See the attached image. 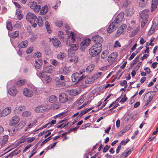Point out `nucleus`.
<instances>
[{"mask_svg": "<svg viewBox=\"0 0 158 158\" xmlns=\"http://www.w3.org/2000/svg\"><path fill=\"white\" fill-rule=\"evenodd\" d=\"M102 50L101 44H95L89 49V53L92 56L94 57L98 55Z\"/></svg>", "mask_w": 158, "mask_h": 158, "instance_id": "nucleus-1", "label": "nucleus"}, {"mask_svg": "<svg viewBox=\"0 0 158 158\" xmlns=\"http://www.w3.org/2000/svg\"><path fill=\"white\" fill-rule=\"evenodd\" d=\"M79 73H75L72 74L71 76V79L73 82L76 83L79 86H81L83 83V79L85 78L84 75H82L79 77Z\"/></svg>", "mask_w": 158, "mask_h": 158, "instance_id": "nucleus-2", "label": "nucleus"}, {"mask_svg": "<svg viewBox=\"0 0 158 158\" xmlns=\"http://www.w3.org/2000/svg\"><path fill=\"white\" fill-rule=\"evenodd\" d=\"M37 18L36 15L31 12L27 13L26 16L27 20L31 23L33 27H36L37 25L36 23H35V19Z\"/></svg>", "mask_w": 158, "mask_h": 158, "instance_id": "nucleus-3", "label": "nucleus"}, {"mask_svg": "<svg viewBox=\"0 0 158 158\" xmlns=\"http://www.w3.org/2000/svg\"><path fill=\"white\" fill-rule=\"evenodd\" d=\"M148 10L147 9L143 10L140 13V17L143 19L141 24L142 27H144L148 21Z\"/></svg>", "mask_w": 158, "mask_h": 158, "instance_id": "nucleus-4", "label": "nucleus"}, {"mask_svg": "<svg viewBox=\"0 0 158 158\" xmlns=\"http://www.w3.org/2000/svg\"><path fill=\"white\" fill-rule=\"evenodd\" d=\"M118 56L117 52H114L110 54L108 57L107 60L110 64H112L116 61V58Z\"/></svg>", "mask_w": 158, "mask_h": 158, "instance_id": "nucleus-5", "label": "nucleus"}, {"mask_svg": "<svg viewBox=\"0 0 158 158\" xmlns=\"http://www.w3.org/2000/svg\"><path fill=\"white\" fill-rule=\"evenodd\" d=\"M36 74L39 77L42 78L47 83L51 81V78L49 76L44 73V72H37Z\"/></svg>", "mask_w": 158, "mask_h": 158, "instance_id": "nucleus-6", "label": "nucleus"}, {"mask_svg": "<svg viewBox=\"0 0 158 158\" xmlns=\"http://www.w3.org/2000/svg\"><path fill=\"white\" fill-rule=\"evenodd\" d=\"M91 42L89 39H86L80 44V48L82 50H85L89 45Z\"/></svg>", "mask_w": 158, "mask_h": 158, "instance_id": "nucleus-7", "label": "nucleus"}, {"mask_svg": "<svg viewBox=\"0 0 158 158\" xmlns=\"http://www.w3.org/2000/svg\"><path fill=\"white\" fill-rule=\"evenodd\" d=\"M66 32L68 35V38L69 41L71 43H74L75 41V38H76V35L75 33L73 32H71L69 33V31H66Z\"/></svg>", "mask_w": 158, "mask_h": 158, "instance_id": "nucleus-8", "label": "nucleus"}, {"mask_svg": "<svg viewBox=\"0 0 158 158\" xmlns=\"http://www.w3.org/2000/svg\"><path fill=\"white\" fill-rule=\"evenodd\" d=\"M59 99L60 102L62 103H64L68 100V95L64 93H61L59 95Z\"/></svg>", "mask_w": 158, "mask_h": 158, "instance_id": "nucleus-9", "label": "nucleus"}, {"mask_svg": "<svg viewBox=\"0 0 158 158\" xmlns=\"http://www.w3.org/2000/svg\"><path fill=\"white\" fill-rule=\"evenodd\" d=\"M23 92V95L27 97H31L33 95V91L27 88H24Z\"/></svg>", "mask_w": 158, "mask_h": 158, "instance_id": "nucleus-10", "label": "nucleus"}, {"mask_svg": "<svg viewBox=\"0 0 158 158\" xmlns=\"http://www.w3.org/2000/svg\"><path fill=\"white\" fill-rule=\"evenodd\" d=\"M92 41L94 42L95 44H101L103 41V39L101 36L98 35H96L93 36L92 39Z\"/></svg>", "mask_w": 158, "mask_h": 158, "instance_id": "nucleus-11", "label": "nucleus"}, {"mask_svg": "<svg viewBox=\"0 0 158 158\" xmlns=\"http://www.w3.org/2000/svg\"><path fill=\"white\" fill-rule=\"evenodd\" d=\"M116 24L114 22L111 23L108 28L107 30L108 32L110 33L115 30L117 28Z\"/></svg>", "mask_w": 158, "mask_h": 158, "instance_id": "nucleus-12", "label": "nucleus"}, {"mask_svg": "<svg viewBox=\"0 0 158 158\" xmlns=\"http://www.w3.org/2000/svg\"><path fill=\"white\" fill-rule=\"evenodd\" d=\"M8 92L11 96L15 97L17 94L18 91L15 87L13 86L9 89Z\"/></svg>", "mask_w": 158, "mask_h": 158, "instance_id": "nucleus-13", "label": "nucleus"}, {"mask_svg": "<svg viewBox=\"0 0 158 158\" xmlns=\"http://www.w3.org/2000/svg\"><path fill=\"white\" fill-rule=\"evenodd\" d=\"M127 25L125 24L122 25L118 29L115 35L116 36H118L122 34L127 28Z\"/></svg>", "mask_w": 158, "mask_h": 158, "instance_id": "nucleus-14", "label": "nucleus"}, {"mask_svg": "<svg viewBox=\"0 0 158 158\" xmlns=\"http://www.w3.org/2000/svg\"><path fill=\"white\" fill-rule=\"evenodd\" d=\"M19 120L20 118L19 116L16 115L14 116L10 120L9 124L12 126L13 124H17L19 121Z\"/></svg>", "mask_w": 158, "mask_h": 158, "instance_id": "nucleus-15", "label": "nucleus"}, {"mask_svg": "<svg viewBox=\"0 0 158 158\" xmlns=\"http://www.w3.org/2000/svg\"><path fill=\"white\" fill-rule=\"evenodd\" d=\"M124 13L123 12L120 13L117 16L114 22L116 24L119 23L122 21Z\"/></svg>", "mask_w": 158, "mask_h": 158, "instance_id": "nucleus-16", "label": "nucleus"}, {"mask_svg": "<svg viewBox=\"0 0 158 158\" xmlns=\"http://www.w3.org/2000/svg\"><path fill=\"white\" fill-rule=\"evenodd\" d=\"M8 136L6 135L2 138H0V144L2 146H4L7 143L8 140Z\"/></svg>", "mask_w": 158, "mask_h": 158, "instance_id": "nucleus-17", "label": "nucleus"}, {"mask_svg": "<svg viewBox=\"0 0 158 158\" xmlns=\"http://www.w3.org/2000/svg\"><path fill=\"white\" fill-rule=\"evenodd\" d=\"M11 108L10 107H8L4 109L2 111L3 116H5L9 114L11 111Z\"/></svg>", "mask_w": 158, "mask_h": 158, "instance_id": "nucleus-18", "label": "nucleus"}, {"mask_svg": "<svg viewBox=\"0 0 158 158\" xmlns=\"http://www.w3.org/2000/svg\"><path fill=\"white\" fill-rule=\"evenodd\" d=\"M42 64L43 62L42 60L38 59L35 60L34 66L36 68L38 69H40Z\"/></svg>", "mask_w": 158, "mask_h": 158, "instance_id": "nucleus-19", "label": "nucleus"}, {"mask_svg": "<svg viewBox=\"0 0 158 158\" xmlns=\"http://www.w3.org/2000/svg\"><path fill=\"white\" fill-rule=\"evenodd\" d=\"M158 3V0H152L151 6V11L152 12L156 10Z\"/></svg>", "mask_w": 158, "mask_h": 158, "instance_id": "nucleus-20", "label": "nucleus"}, {"mask_svg": "<svg viewBox=\"0 0 158 158\" xmlns=\"http://www.w3.org/2000/svg\"><path fill=\"white\" fill-rule=\"evenodd\" d=\"M52 43L53 45L56 47H60L61 46V44L60 41L57 38H54L52 39Z\"/></svg>", "mask_w": 158, "mask_h": 158, "instance_id": "nucleus-21", "label": "nucleus"}, {"mask_svg": "<svg viewBox=\"0 0 158 158\" xmlns=\"http://www.w3.org/2000/svg\"><path fill=\"white\" fill-rule=\"evenodd\" d=\"M69 46L71 48L68 49V52H71L72 50L76 51L79 48L78 45L76 44H70L69 45Z\"/></svg>", "mask_w": 158, "mask_h": 158, "instance_id": "nucleus-22", "label": "nucleus"}, {"mask_svg": "<svg viewBox=\"0 0 158 158\" xmlns=\"http://www.w3.org/2000/svg\"><path fill=\"white\" fill-rule=\"evenodd\" d=\"M52 66L51 65L49 66H44L43 67V69L44 73H51L53 71V69L51 68Z\"/></svg>", "mask_w": 158, "mask_h": 158, "instance_id": "nucleus-23", "label": "nucleus"}, {"mask_svg": "<svg viewBox=\"0 0 158 158\" xmlns=\"http://www.w3.org/2000/svg\"><path fill=\"white\" fill-rule=\"evenodd\" d=\"M25 107L23 106H17L15 109V111L17 113H19L21 112L23 110H25Z\"/></svg>", "mask_w": 158, "mask_h": 158, "instance_id": "nucleus-24", "label": "nucleus"}, {"mask_svg": "<svg viewBox=\"0 0 158 158\" xmlns=\"http://www.w3.org/2000/svg\"><path fill=\"white\" fill-rule=\"evenodd\" d=\"M28 45V42L27 40L22 41L19 44L18 47L19 48H26Z\"/></svg>", "mask_w": 158, "mask_h": 158, "instance_id": "nucleus-25", "label": "nucleus"}, {"mask_svg": "<svg viewBox=\"0 0 158 158\" xmlns=\"http://www.w3.org/2000/svg\"><path fill=\"white\" fill-rule=\"evenodd\" d=\"M78 60V57L76 56H73L70 58L68 60L69 62L72 64H75L76 63Z\"/></svg>", "mask_w": 158, "mask_h": 158, "instance_id": "nucleus-26", "label": "nucleus"}, {"mask_svg": "<svg viewBox=\"0 0 158 158\" xmlns=\"http://www.w3.org/2000/svg\"><path fill=\"white\" fill-rule=\"evenodd\" d=\"M19 34L18 31H15V32L9 33V36L12 38H15L19 36Z\"/></svg>", "mask_w": 158, "mask_h": 158, "instance_id": "nucleus-27", "label": "nucleus"}, {"mask_svg": "<svg viewBox=\"0 0 158 158\" xmlns=\"http://www.w3.org/2000/svg\"><path fill=\"white\" fill-rule=\"evenodd\" d=\"M36 22L38 26L40 27L42 26L44 24L42 18L41 16H39L38 17Z\"/></svg>", "mask_w": 158, "mask_h": 158, "instance_id": "nucleus-28", "label": "nucleus"}, {"mask_svg": "<svg viewBox=\"0 0 158 158\" xmlns=\"http://www.w3.org/2000/svg\"><path fill=\"white\" fill-rule=\"evenodd\" d=\"M94 108L93 107H92L89 109L86 108L85 110H82L81 112L79 114V116L80 117H81L83 115L87 113L89 111H90L91 110Z\"/></svg>", "mask_w": 158, "mask_h": 158, "instance_id": "nucleus-29", "label": "nucleus"}, {"mask_svg": "<svg viewBox=\"0 0 158 158\" xmlns=\"http://www.w3.org/2000/svg\"><path fill=\"white\" fill-rule=\"evenodd\" d=\"M19 129L17 126L13 127L10 130V134L11 133L12 135L16 133L18 129Z\"/></svg>", "mask_w": 158, "mask_h": 158, "instance_id": "nucleus-30", "label": "nucleus"}, {"mask_svg": "<svg viewBox=\"0 0 158 158\" xmlns=\"http://www.w3.org/2000/svg\"><path fill=\"white\" fill-rule=\"evenodd\" d=\"M94 65L93 64H91L89 65L87 67L86 71L87 72L90 73L94 69Z\"/></svg>", "mask_w": 158, "mask_h": 158, "instance_id": "nucleus-31", "label": "nucleus"}, {"mask_svg": "<svg viewBox=\"0 0 158 158\" xmlns=\"http://www.w3.org/2000/svg\"><path fill=\"white\" fill-rule=\"evenodd\" d=\"M132 152L131 149H130L128 151L125 150L121 155V156L123 157H127L129 154H130Z\"/></svg>", "mask_w": 158, "mask_h": 158, "instance_id": "nucleus-32", "label": "nucleus"}, {"mask_svg": "<svg viewBox=\"0 0 158 158\" xmlns=\"http://www.w3.org/2000/svg\"><path fill=\"white\" fill-rule=\"evenodd\" d=\"M48 10V7L47 6L43 7L41 11H40V14L42 15L45 14Z\"/></svg>", "mask_w": 158, "mask_h": 158, "instance_id": "nucleus-33", "label": "nucleus"}, {"mask_svg": "<svg viewBox=\"0 0 158 158\" xmlns=\"http://www.w3.org/2000/svg\"><path fill=\"white\" fill-rule=\"evenodd\" d=\"M21 11L18 9L17 10L16 12V14L17 15V17L18 19H22L23 17V15L21 14Z\"/></svg>", "mask_w": 158, "mask_h": 158, "instance_id": "nucleus-34", "label": "nucleus"}, {"mask_svg": "<svg viewBox=\"0 0 158 158\" xmlns=\"http://www.w3.org/2000/svg\"><path fill=\"white\" fill-rule=\"evenodd\" d=\"M66 56V55L65 53L62 52H60L57 55V57L59 59L62 60L64 59Z\"/></svg>", "mask_w": 158, "mask_h": 158, "instance_id": "nucleus-35", "label": "nucleus"}, {"mask_svg": "<svg viewBox=\"0 0 158 158\" xmlns=\"http://www.w3.org/2000/svg\"><path fill=\"white\" fill-rule=\"evenodd\" d=\"M94 81L93 78L89 77H86L84 81L85 84H91Z\"/></svg>", "mask_w": 158, "mask_h": 158, "instance_id": "nucleus-36", "label": "nucleus"}, {"mask_svg": "<svg viewBox=\"0 0 158 158\" xmlns=\"http://www.w3.org/2000/svg\"><path fill=\"white\" fill-rule=\"evenodd\" d=\"M109 52V51L108 50H106L104 51L102 54L101 57L102 59H104L107 56Z\"/></svg>", "mask_w": 158, "mask_h": 158, "instance_id": "nucleus-37", "label": "nucleus"}, {"mask_svg": "<svg viewBox=\"0 0 158 158\" xmlns=\"http://www.w3.org/2000/svg\"><path fill=\"white\" fill-rule=\"evenodd\" d=\"M57 99V97L55 96L52 95L49 97V101L50 102L52 103L56 102Z\"/></svg>", "mask_w": 158, "mask_h": 158, "instance_id": "nucleus-38", "label": "nucleus"}, {"mask_svg": "<svg viewBox=\"0 0 158 158\" xmlns=\"http://www.w3.org/2000/svg\"><path fill=\"white\" fill-rule=\"evenodd\" d=\"M156 92L155 91L149 92V102L152 100L153 97L155 95Z\"/></svg>", "mask_w": 158, "mask_h": 158, "instance_id": "nucleus-39", "label": "nucleus"}, {"mask_svg": "<svg viewBox=\"0 0 158 158\" xmlns=\"http://www.w3.org/2000/svg\"><path fill=\"white\" fill-rule=\"evenodd\" d=\"M45 25L48 32V33H50L52 32V30L50 28V25L49 22L48 21H46L45 23Z\"/></svg>", "mask_w": 158, "mask_h": 158, "instance_id": "nucleus-40", "label": "nucleus"}, {"mask_svg": "<svg viewBox=\"0 0 158 158\" xmlns=\"http://www.w3.org/2000/svg\"><path fill=\"white\" fill-rule=\"evenodd\" d=\"M26 123L25 121H22L20 122V123L17 125L19 129L23 128L26 125Z\"/></svg>", "mask_w": 158, "mask_h": 158, "instance_id": "nucleus-41", "label": "nucleus"}, {"mask_svg": "<svg viewBox=\"0 0 158 158\" xmlns=\"http://www.w3.org/2000/svg\"><path fill=\"white\" fill-rule=\"evenodd\" d=\"M37 113L43 112L44 110V109L43 107L41 106H37L36 107L34 110Z\"/></svg>", "mask_w": 158, "mask_h": 158, "instance_id": "nucleus-42", "label": "nucleus"}, {"mask_svg": "<svg viewBox=\"0 0 158 158\" xmlns=\"http://www.w3.org/2000/svg\"><path fill=\"white\" fill-rule=\"evenodd\" d=\"M26 82V81L25 80L22 79L16 81V84L18 86H20L24 84Z\"/></svg>", "mask_w": 158, "mask_h": 158, "instance_id": "nucleus-43", "label": "nucleus"}, {"mask_svg": "<svg viewBox=\"0 0 158 158\" xmlns=\"http://www.w3.org/2000/svg\"><path fill=\"white\" fill-rule=\"evenodd\" d=\"M71 72V71L70 70L69 67H64L63 69V72L64 74L67 75L70 73Z\"/></svg>", "mask_w": 158, "mask_h": 158, "instance_id": "nucleus-44", "label": "nucleus"}, {"mask_svg": "<svg viewBox=\"0 0 158 158\" xmlns=\"http://www.w3.org/2000/svg\"><path fill=\"white\" fill-rule=\"evenodd\" d=\"M63 35V32L62 31H59L58 33V36L61 40L64 41L65 39Z\"/></svg>", "mask_w": 158, "mask_h": 158, "instance_id": "nucleus-45", "label": "nucleus"}, {"mask_svg": "<svg viewBox=\"0 0 158 158\" xmlns=\"http://www.w3.org/2000/svg\"><path fill=\"white\" fill-rule=\"evenodd\" d=\"M64 77L63 75H60V80L61 81L64 80L61 83H60V86H64L65 85V81L64 80Z\"/></svg>", "mask_w": 158, "mask_h": 158, "instance_id": "nucleus-46", "label": "nucleus"}, {"mask_svg": "<svg viewBox=\"0 0 158 158\" xmlns=\"http://www.w3.org/2000/svg\"><path fill=\"white\" fill-rule=\"evenodd\" d=\"M148 0H140L139 5L141 7H144L147 4Z\"/></svg>", "mask_w": 158, "mask_h": 158, "instance_id": "nucleus-47", "label": "nucleus"}, {"mask_svg": "<svg viewBox=\"0 0 158 158\" xmlns=\"http://www.w3.org/2000/svg\"><path fill=\"white\" fill-rule=\"evenodd\" d=\"M6 28L9 30H12L13 27L12 25L11 22L8 21L6 23Z\"/></svg>", "mask_w": 158, "mask_h": 158, "instance_id": "nucleus-48", "label": "nucleus"}, {"mask_svg": "<svg viewBox=\"0 0 158 158\" xmlns=\"http://www.w3.org/2000/svg\"><path fill=\"white\" fill-rule=\"evenodd\" d=\"M60 106V104L59 103L56 102L53 104L52 108L53 109H59Z\"/></svg>", "mask_w": 158, "mask_h": 158, "instance_id": "nucleus-49", "label": "nucleus"}, {"mask_svg": "<svg viewBox=\"0 0 158 158\" xmlns=\"http://www.w3.org/2000/svg\"><path fill=\"white\" fill-rule=\"evenodd\" d=\"M31 113L29 111H25L22 113V115L24 117H28L31 115Z\"/></svg>", "mask_w": 158, "mask_h": 158, "instance_id": "nucleus-50", "label": "nucleus"}, {"mask_svg": "<svg viewBox=\"0 0 158 158\" xmlns=\"http://www.w3.org/2000/svg\"><path fill=\"white\" fill-rule=\"evenodd\" d=\"M52 64L54 66H57L59 65V62L55 59H53L51 60Z\"/></svg>", "mask_w": 158, "mask_h": 158, "instance_id": "nucleus-51", "label": "nucleus"}, {"mask_svg": "<svg viewBox=\"0 0 158 158\" xmlns=\"http://www.w3.org/2000/svg\"><path fill=\"white\" fill-rule=\"evenodd\" d=\"M120 85L122 86H124L125 88L127 87V82L125 80H124L122 82L120 83Z\"/></svg>", "mask_w": 158, "mask_h": 158, "instance_id": "nucleus-52", "label": "nucleus"}, {"mask_svg": "<svg viewBox=\"0 0 158 158\" xmlns=\"http://www.w3.org/2000/svg\"><path fill=\"white\" fill-rule=\"evenodd\" d=\"M35 139V137H28L26 139V141L29 143H31L33 142Z\"/></svg>", "mask_w": 158, "mask_h": 158, "instance_id": "nucleus-53", "label": "nucleus"}, {"mask_svg": "<svg viewBox=\"0 0 158 158\" xmlns=\"http://www.w3.org/2000/svg\"><path fill=\"white\" fill-rule=\"evenodd\" d=\"M121 46V45L119 42L118 40H116L114 45V47L116 48L117 47H120Z\"/></svg>", "mask_w": 158, "mask_h": 158, "instance_id": "nucleus-54", "label": "nucleus"}, {"mask_svg": "<svg viewBox=\"0 0 158 158\" xmlns=\"http://www.w3.org/2000/svg\"><path fill=\"white\" fill-rule=\"evenodd\" d=\"M37 4V3L36 2H32L30 4V8L32 9H34L35 8Z\"/></svg>", "mask_w": 158, "mask_h": 158, "instance_id": "nucleus-55", "label": "nucleus"}, {"mask_svg": "<svg viewBox=\"0 0 158 158\" xmlns=\"http://www.w3.org/2000/svg\"><path fill=\"white\" fill-rule=\"evenodd\" d=\"M53 135L49 137L47 139H45L41 143V145H42L44 144L46 142H47L51 138V137Z\"/></svg>", "mask_w": 158, "mask_h": 158, "instance_id": "nucleus-56", "label": "nucleus"}, {"mask_svg": "<svg viewBox=\"0 0 158 158\" xmlns=\"http://www.w3.org/2000/svg\"><path fill=\"white\" fill-rule=\"evenodd\" d=\"M41 8V6L39 5H37V4L34 9L35 11L38 12L39 11Z\"/></svg>", "mask_w": 158, "mask_h": 158, "instance_id": "nucleus-57", "label": "nucleus"}, {"mask_svg": "<svg viewBox=\"0 0 158 158\" xmlns=\"http://www.w3.org/2000/svg\"><path fill=\"white\" fill-rule=\"evenodd\" d=\"M109 148H110V146H109L107 145H106L104 147L103 149V152H106L108 150V149H109Z\"/></svg>", "mask_w": 158, "mask_h": 158, "instance_id": "nucleus-58", "label": "nucleus"}, {"mask_svg": "<svg viewBox=\"0 0 158 158\" xmlns=\"http://www.w3.org/2000/svg\"><path fill=\"white\" fill-rule=\"evenodd\" d=\"M41 54L40 52H37L36 53H35L34 56L35 58H38L40 57L41 56Z\"/></svg>", "mask_w": 158, "mask_h": 158, "instance_id": "nucleus-59", "label": "nucleus"}, {"mask_svg": "<svg viewBox=\"0 0 158 158\" xmlns=\"http://www.w3.org/2000/svg\"><path fill=\"white\" fill-rule=\"evenodd\" d=\"M156 81V78H154L152 80V81H151L149 83V87L153 85L154 84V82H155Z\"/></svg>", "mask_w": 158, "mask_h": 158, "instance_id": "nucleus-60", "label": "nucleus"}, {"mask_svg": "<svg viewBox=\"0 0 158 158\" xmlns=\"http://www.w3.org/2000/svg\"><path fill=\"white\" fill-rule=\"evenodd\" d=\"M56 26L58 27H61L62 25V22L61 21H56Z\"/></svg>", "mask_w": 158, "mask_h": 158, "instance_id": "nucleus-61", "label": "nucleus"}, {"mask_svg": "<svg viewBox=\"0 0 158 158\" xmlns=\"http://www.w3.org/2000/svg\"><path fill=\"white\" fill-rule=\"evenodd\" d=\"M68 123L64 125H63L62 124H60L58 125L56 127L57 128H64V127H65L67 125H68Z\"/></svg>", "mask_w": 158, "mask_h": 158, "instance_id": "nucleus-62", "label": "nucleus"}, {"mask_svg": "<svg viewBox=\"0 0 158 158\" xmlns=\"http://www.w3.org/2000/svg\"><path fill=\"white\" fill-rule=\"evenodd\" d=\"M136 54V53L135 52H133L131 55L130 56L129 58V60H132L134 58V57L135 56Z\"/></svg>", "mask_w": 158, "mask_h": 158, "instance_id": "nucleus-63", "label": "nucleus"}, {"mask_svg": "<svg viewBox=\"0 0 158 158\" xmlns=\"http://www.w3.org/2000/svg\"><path fill=\"white\" fill-rule=\"evenodd\" d=\"M33 47H30L26 51L27 54L31 53L33 50Z\"/></svg>", "mask_w": 158, "mask_h": 158, "instance_id": "nucleus-64", "label": "nucleus"}]
</instances>
